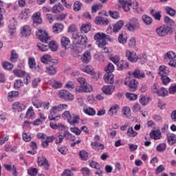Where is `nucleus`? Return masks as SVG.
<instances>
[{
	"mask_svg": "<svg viewBox=\"0 0 176 176\" xmlns=\"http://www.w3.org/2000/svg\"><path fill=\"white\" fill-rule=\"evenodd\" d=\"M142 20L143 23L146 24V25H151L152 23L153 22V19L152 18L146 14H144L142 16Z\"/></svg>",
	"mask_w": 176,
	"mask_h": 176,
	"instance_id": "37998d69",
	"label": "nucleus"
},
{
	"mask_svg": "<svg viewBox=\"0 0 176 176\" xmlns=\"http://www.w3.org/2000/svg\"><path fill=\"white\" fill-rule=\"evenodd\" d=\"M58 96L60 98H62L63 100H68V101H72V100H74V95L64 89L59 91Z\"/></svg>",
	"mask_w": 176,
	"mask_h": 176,
	"instance_id": "ddd939ff",
	"label": "nucleus"
},
{
	"mask_svg": "<svg viewBox=\"0 0 176 176\" xmlns=\"http://www.w3.org/2000/svg\"><path fill=\"white\" fill-rule=\"evenodd\" d=\"M48 46L49 49H51L52 52H56V50H57V48L58 47L57 43L54 41H50Z\"/></svg>",
	"mask_w": 176,
	"mask_h": 176,
	"instance_id": "e2e57ef3",
	"label": "nucleus"
},
{
	"mask_svg": "<svg viewBox=\"0 0 176 176\" xmlns=\"http://www.w3.org/2000/svg\"><path fill=\"white\" fill-rule=\"evenodd\" d=\"M105 83L112 85L113 83V74L106 73L103 77Z\"/></svg>",
	"mask_w": 176,
	"mask_h": 176,
	"instance_id": "2f4dec72",
	"label": "nucleus"
},
{
	"mask_svg": "<svg viewBox=\"0 0 176 176\" xmlns=\"http://www.w3.org/2000/svg\"><path fill=\"white\" fill-rule=\"evenodd\" d=\"M37 47L41 52H47V50H49V45H46L45 44H43L42 43H38L37 44Z\"/></svg>",
	"mask_w": 176,
	"mask_h": 176,
	"instance_id": "69168bd1",
	"label": "nucleus"
},
{
	"mask_svg": "<svg viewBox=\"0 0 176 176\" xmlns=\"http://www.w3.org/2000/svg\"><path fill=\"white\" fill-rule=\"evenodd\" d=\"M119 109H120V106H119V104H113L110 107L107 113L109 116H113V115L118 113Z\"/></svg>",
	"mask_w": 176,
	"mask_h": 176,
	"instance_id": "4be33fe9",
	"label": "nucleus"
},
{
	"mask_svg": "<svg viewBox=\"0 0 176 176\" xmlns=\"http://www.w3.org/2000/svg\"><path fill=\"white\" fill-rule=\"evenodd\" d=\"M125 96L130 101H135V100H137L138 98V96L137 94H135L126 93L125 94Z\"/></svg>",
	"mask_w": 176,
	"mask_h": 176,
	"instance_id": "680f3d73",
	"label": "nucleus"
},
{
	"mask_svg": "<svg viewBox=\"0 0 176 176\" xmlns=\"http://www.w3.org/2000/svg\"><path fill=\"white\" fill-rule=\"evenodd\" d=\"M31 32L32 30L30 25H25L21 28V35L25 38L30 36V35H31Z\"/></svg>",
	"mask_w": 176,
	"mask_h": 176,
	"instance_id": "dca6fc26",
	"label": "nucleus"
},
{
	"mask_svg": "<svg viewBox=\"0 0 176 176\" xmlns=\"http://www.w3.org/2000/svg\"><path fill=\"white\" fill-rule=\"evenodd\" d=\"M102 93L106 96H112L113 91H115V86L113 85H104L102 88Z\"/></svg>",
	"mask_w": 176,
	"mask_h": 176,
	"instance_id": "2eb2a0df",
	"label": "nucleus"
},
{
	"mask_svg": "<svg viewBox=\"0 0 176 176\" xmlns=\"http://www.w3.org/2000/svg\"><path fill=\"white\" fill-rule=\"evenodd\" d=\"M122 113L128 119H130L131 118V110L130 109L129 107H124L122 110Z\"/></svg>",
	"mask_w": 176,
	"mask_h": 176,
	"instance_id": "f704fd0d",
	"label": "nucleus"
},
{
	"mask_svg": "<svg viewBox=\"0 0 176 176\" xmlns=\"http://www.w3.org/2000/svg\"><path fill=\"white\" fill-rule=\"evenodd\" d=\"M119 3H120L124 12H129L130 9H131V6H132L131 1L119 0Z\"/></svg>",
	"mask_w": 176,
	"mask_h": 176,
	"instance_id": "4468645a",
	"label": "nucleus"
},
{
	"mask_svg": "<svg viewBox=\"0 0 176 176\" xmlns=\"http://www.w3.org/2000/svg\"><path fill=\"white\" fill-rule=\"evenodd\" d=\"M164 60H167L169 61H170V60H174V58H176L175 52L173 51H168L164 54Z\"/></svg>",
	"mask_w": 176,
	"mask_h": 176,
	"instance_id": "473e14b6",
	"label": "nucleus"
},
{
	"mask_svg": "<svg viewBox=\"0 0 176 176\" xmlns=\"http://www.w3.org/2000/svg\"><path fill=\"white\" fill-rule=\"evenodd\" d=\"M150 137L155 140H160L162 138V132L160 130L153 131L150 133Z\"/></svg>",
	"mask_w": 176,
	"mask_h": 176,
	"instance_id": "bb28decb",
	"label": "nucleus"
},
{
	"mask_svg": "<svg viewBox=\"0 0 176 176\" xmlns=\"http://www.w3.org/2000/svg\"><path fill=\"white\" fill-rule=\"evenodd\" d=\"M90 30H91V25L89 23L83 24L80 28L81 32L84 34H87Z\"/></svg>",
	"mask_w": 176,
	"mask_h": 176,
	"instance_id": "6e6d98bb",
	"label": "nucleus"
},
{
	"mask_svg": "<svg viewBox=\"0 0 176 176\" xmlns=\"http://www.w3.org/2000/svg\"><path fill=\"white\" fill-rule=\"evenodd\" d=\"M53 60V58L50 54H45L41 58V61L43 64H47V63H50Z\"/></svg>",
	"mask_w": 176,
	"mask_h": 176,
	"instance_id": "a18cd8bd",
	"label": "nucleus"
},
{
	"mask_svg": "<svg viewBox=\"0 0 176 176\" xmlns=\"http://www.w3.org/2000/svg\"><path fill=\"white\" fill-rule=\"evenodd\" d=\"M104 71L106 74H112V72L115 71V66H113V64L112 63H109L105 67Z\"/></svg>",
	"mask_w": 176,
	"mask_h": 176,
	"instance_id": "13d9d810",
	"label": "nucleus"
},
{
	"mask_svg": "<svg viewBox=\"0 0 176 176\" xmlns=\"http://www.w3.org/2000/svg\"><path fill=\"white\" fill-rule=\"evenodd\" d=\"M171 31V28H170L167 25H163L161 26L157 27L155 29V32L158 35V36H166V35H168V33Z\"/></svg>",
	"mask_w": 176,
	"mask_h": 176,
	"instance_id": "423d86ee",
	"label": "nucleus"
},
{
	"mask_svg": "<svg viewBox=\"0 0 176 176\" xmlns=\"http://www.w3.org/2000/svg\"><path fill=\"white\" fill-rule=\"evenodd\" d=\"M31 16V11L28 8H24L19 14V17L21 20H27Z\"/></svg>",
	"mask_w": 176,
	"mask_h": 176,
	"instance_id": "6ab92c4d",
	"label": "nucleus"
},
{
	"mask_svg": "<svg viewBox=\"0 0 176 176\" xmlns=\"http://www.w3.org/2000/svg\"><path fill=\"white\" fill-rule=\"evenodd\" d=\"M60 43L63 47H67V46H69L71 41H69L68 37L63 36L60 38Z\"/></svg>",
	"mask_w": 176,
	"mask_h": 176,
	"instance_id": "c03bdc74",
	"label": "nucleus"
},
{
	"mask_svg": "<svg viewBox=\"0 0 176 176\" xmlns=\"http://www.w3.org/2000/svg\"><path fill=\"white\" fill-rule=\"evenodd\" d=\"M19 59V54L16 52V50H12L11 51V56H10V61L12 63H16L17 60Z\"/></svg>",
	"mask_w": 176,
	"mask_h": 176,
	"instance_id": "603ef678",
	"label": "nucleus"
},
{
	"mask_svg": "<svg viewBox=\"0 0 176 176\" xmlns=\"http://www.w3.org/2000/svg\"><path fill=\"white\" fill-rule=\"evenodd\" d=\"M63 137L67 141H72V142L75 141V138H76L75 135H72V133H69L67 131H65L63 132Z\"/></svg>",
	"mask_w": 176,
	"mask_h": 176,
	"instance_id": "ea45409f",
	"label": "nucleus"
},
{
	"mask_svg": "<svg viewBox=\"0 0 176 176\" xmlns=\"http://www.w3.org/2000/svg\"><path fill=\"white\" fill-rule=\"evenodd\" d=\"M109 60L114 64L118 65V63L120 61V57H119L118 55H111L109 56Z\"/></svg>",
	"mask_w": 176,
	"mask_h": 176,
	"instance_id": "0e129e2a",
	"label": "nucleus"
},
{
	"mask_svg": "<svg viewBox=\"0 0 176 176\" xmlns=\"http://www.w3.org/2000/svg\"><path fill=\"white\" fill-rule=\"evenodd\" d=\"M151 14L153 16V17H154L155 20L160 21V19H162V14H160V12H156L155 10H152L151 11Z\"/></svg>",
	"mask_w": 176,
	"mask_h": 176,
	"instance_id": "4d7b16f0",
	"label": "nucleus"
},
{
	"mask_svg": "<svg viewBox=\"0 0 176 176\" xmlns=\"http://www.w3.org/2000/svg\"><path fill=\"white\" fill-rule=\"evenodd\" d=\"M91 91H93V87L87 83L76 87V93H91Z\"/></svg>",
	"mask_w": 176,
	"mask_h": 176,
	"instance_id": "9d476101",
	"label": "nucleus"
},
{
	"mask_svg": "<svg viewBox=\"0 0 176 176\" xmlns=\"http://www.w3.org/2000/svg\"><path fill=\"white\" fill-rule=\"evenodd\" d=\"M64 30V25L60 23H55L52 28V32L54 34H59Z\"/></svg>",
	"mask_w": 176,
	"mask_h": 176,
	"instance_id": "393cba45",
	"label": "nucleus"
},
{
	"mask_svg": "<svg viewBox=\"0 0 176 176\" xmlns=\"http://www.w3.org/2000/svg\"><path fill=\"white\" fill-rule=\"evenodd\" d=\"M138 60H140L141 64H145L148 61V56L144 53L140 54L138 56Z\"/></svg>",
	"mask_w": 176,
	"mask_h": 176,
	"instance_id": "5fc2aeb1",
	"label": "nucleus"
},
{
	"mask_svg": "<svg viewBox=\"0 0 176 176\" xmlns=\"http://www.w3.org/2000/svg\"><path fill=\"white\" fill-rule=\"evenodd\" d=\"M68 108V105L67 104H60L57 106H54L50 109V115L48 118L50 120H57L58 118H60V116H56L58 112H62V111H65Z\"/></svg>",
	"mask_w": 176,
	"mask_h": 176,
	"instance_id": "f257e3e1",
	"label": "nucleus"
},
{
	"mask_svg": "<svg viewBox=\"0 0 176 176\" xmlns=\"http://www.w3.org/2000/svg\"><path fill=\"white\" fill-rule=\"evenodd\" d=\"M72 38L77 41L78 45H86L87 43V37L86 35H79L78 33H74Z\"/></svg>",
	"mask_w": 176,
	"mask_h": 176,
	"instance_id": "9b49d317",
	"label": "nucleus"
},
{
	"mask_svg": "<svg viewBox=\"0 0 176 176\" xmlns=\"http://www.w3.org/2000/svg\"><path fill=\"white\" fill-rule=\"evenodd\" d=\"M82 111L89 116H94V115H96V110L91 107H87V106L83 107Z\"/></svg>",
	"mask_w": 176,
	"mask_h": 176,
	"instance_id": "c756f323",
	"label": "nucleus"
},
{
	"mask_svg": "<svg viewBox=\"0 0 176 176\" xmlns=\"http://www.w3.org/2000/svg\"><path fill=\"white\" fill-rule=\"evenodd\" d=\"M168 74H170V70L168 69V67L164 65H161L159 67L158 74L160 76H167Z\"/></svg>",
	"mask_w": 176,
	"mask_h": 176,
	"instance_id": "412c9836",
	"label": "nucleus"
},
{
	"mask_svg": "<svg viewBox=\"0 0 176 176\" xmlns=\"http://www.w3.org/2000/svg\"><path fill=\"white\" fill-rule=\"evenodd\" d=\"M95 23L98 25H108L109 21L107 18L98 16L95 19Z\"/></svg>",
	"mask_w": 176,
	"mask_h": 176,
	"instance_id": "a211bd4d",
	"label": "nucleus"
},
{
	"mask_svg": "<svg viewBox=\"0 0 176 176\" xmlns=\"http://www.w3.org/2000/svg\"><path fill=\"white\" fill-rule=\"evenodd\" d=\"M45 72L48 74V75H56V74H57V68L54 64L50 65L46 67Z\"/></svg>",
	"mask_w": 176,
	"mask_h": 176,
	"instance_id": "5701e85b",
	"label": "nucleus"
},
{
	"mask_svg": "<svg viewBox=\"0 0 176 176\" xmlns=\"http://www.w3.org/2000/svg\"><path fill=\"white\" fill-rule=\"evenodd\" d=\"M13 72L15 76H17L18 78H24L23 82L25 85H28V83H30L31 77L25 73V72L20 69H14Z\"/></svg>",
	"mask_w": 176,
	"mask_h": 176,
	"instance_id": "0eeeda50",
	"label": "nucleus"
},
{
	"mask_svg": "<svg viewBox=\"0 0 176 176\" xmlns=\"http://www.w3.org/2000/svg\"><path fill=\"white\" fill-rule=\"evenodd\" d=\"M125 86H128L131 91H135L138 87V81L131 77H126L124 81Z\"/></svg>",
	"mask_w": 176,
	"mask_h": 176,
	"instance_id": "39448f33",
	"label": "nucleus"
},
{
	"mask_svg": "<svg viewBox=\"0 0 176 176\" xmlns=\"http://www.w3.org/2000/svg\"><path fill=\"white\" fill-rule=\"evenodd\" d=\"M36 35L38 39H39V41L41 42L47 43V41L50 40V36H49L47 32L43 30H38L37 32H36Z\"/></svg>",
	"mask_w": 176,
	"mask_h": 176,
	"instance_id": "6e6552de",
	"label": "nucleus"
},
{
	"mask_svg": "<svg viewBox=\"0 0 176 176\" xmlns=\"http://www.w3.org/2000/svg\"><path fill=\"white\" fill-rule=\"evenodd\" d=\"M1 65L4 69H7V71H10V69H13V64L8 62L3 61L1 63Z\"/></svg>",
	"mask_w": 176,
	"mask_h": 176,
	"instance_id": "864d4df0",
	"label": "nucleus"
},
{
	"mask_svg": "<svg viewBox=\"0 0 176 176\" xmlns=\"http://www.w3.org/2000/svg\"><path fill=\"white\" fill-rule=\"evenodd\" d=\"M28 173L29 174V175L36 176L38 174V168H30L28 170Z\"/></svg>",
	"mask_w": 176,
	"mask_h": 176,
	"instance_id": "774afa93",
	"label": "nucleus"
},
{
	"mask_svg": "<svg viewBox=\"0 0 176 176\" xmlns=\"http://www.w3.org/2000/svg\"><path fill=\"white\" fill-rule=\"evenodd\" d=\"M167 149V144L166 143H160L156 146L157 152H164Z\"/></svg>",
	"mask_w": 176,
	"mask_h": 176,
	"instance_id": "3c124183",
	"label": "nucleus"
},
{
	"mask_svg": "<svg viewBox=\"0 0 176 176\" xmlns=\"http://www.w3.org/2000/svg\"><path fill=\"white\" fill-rule=\"evenodd\" d=\"M30 106V103L27 101L23 102H15L12 104V108L13 112H23L25 111Z\"/></svg>",
	"mask_w": 176,
	"mask_h": 176,
	"instance_id": "20e7f679",
	"label": "nucleus"
},
{
	"mask_svg": "<svg viewBox=\"0 0 176 176\" xmlns=\"http://www.w3.org/2000/svg\"><path fill=\"white\" fill-rule=\"evenodd\" d=\"M50 126L54 130H64V129H65V126L61 124H54L53 122H51L50 124Z\"/></svg>",
	"mask_w": 176,
	"mask_h": 176,
	"instance_id": "de8ad7c7",
	"label": "nucleus"
},
{
	"mask_svg": "<svg viewBox=\"0 0 176 176\" xmlns=\"http://www.w3.org/2000/svg\"><path fill=\"white\" fill-rule=\"evenodd\" d=\"M156 94L159 97H167L168 96V91L164 87H161L158 89Z\"/></svg>",
	"mask_w": 176,
	"mask_h": 176,
	"instance_id": "79ce46f5",
	"label": "nucleus"
},
{
	"mask_svg": "<svg viewBox=\"0 0 176 176\" xmlns=\"http://www.w3.org/2000/svg\"><path fill=\"white\" fill-rule=\"evenodd\" d=\"M126 57L131 63H137L138 61V56L134 51L126 50Z\"/></svg>",
	"mask_w": 176,
	"mask_h": 176,
	"instance_id": "f8f14e48",
	"label": "nucleus"
},
{
	"mask_svg": "<svg viewBox=\"0 0 176 176\" xmlns=\"http://www.w3.org/2000/svg\"><path fill=\"white\" fill-rule=\"evenodd\" d=\"M64 10V6L61 3L56 4L52 8V13H60Z\"/></svg>",
	"mask_w": 176,
	"mask_h": 176,
	"instance_id": "a19ab883",
	"label": "nucleus"
},
{
	"mask_svg": "<svg viewBox=\"0 0 176 176\" xmlns=\"http://www.w3.org/2000/svg\"><path fill=\"white\" fill-rule=\"evenodd\" d=\"M79 156L81 160H87L89 159V153L83 150L80 151Z\"/></svg>",
	"mask_w": 176,
	"mask_h": 176,
	"instance_id": "338daca9",
	"label": "nucleus"
},
{
	"mask_svg": "<svg viewBox=\"0 0 176 176\" xmlns=\"http://www.w3.org/2000/svg\"><path fill=\"white\" fill-rule=\"evenodd\" d=\"M94 38L96 41L98 47H104L107 45V41H111L109 36L103 32H97Z\"/></svg>",
	"mask_w": 176,
	"mask_h": 176,
	"instance_id": "f03ea898",
	"label": "nucleus"
},
{
	"mask_svg": "<svg viewBox=\"0 0 176 176\" xmlns=\"http://www.w3.org/2000/svg\"><path fill=\"white\" fill-rule=\"evenodd\" d=\"M25 118H27V119H32V118H35V111L32 107H30L28 109L25 113Z\"/></svg>",
	"mask_w": 176,
	"mask_h": 176,
	"instance_id": "58836bf2",
	"label": "nucleus"
},
{
	"mask_svg": "<svg viewBox=\"0 0 176 176\" xmlns=\"http://www.w3.org/2000/svg\"><path fill=\"white\" fill-rule=\"evenodd\" d=\"M79 120H80L79 116H77L76 114H71L67 122L69 124H78Z\"/></svg>",
	"mask_w": 176,
	"mask_h": 176,
	"instance_id": "aec40b11",
	"label": "nucleus"
},
{
	"mask_svg": "<svg viewBox=\"0 0 176 176\" xmlns=\"http://www.w3.org/2000/svg\"><path fill=\"white\" fill-rule=\"evenodd\" d=\"M133 77L137 78L138 79H144L145 78V73L140 70L139 68H136L132 73Z\"/></svg>",
	"mask_w": 176,
	"mask_h": 176,
	"instance_id": "b1692460",
	"label": "nucleus"
},
{
	"mask_svg": "<svg viewBox=\"0 0 176 176\" xmlns=\"http://www.w3.org/2000/svg\"><path fill=\"white\" fill-rule=\"evenodd\" d=\"M81 60L82 63L87 64L90 62V60H91V53L89 51H86L81 57Z\"/></svg>",
	"mask_w": 176,
	"mask_h": 176,
	"instance_id": "cd10ccee",
	"label": "nucleus"
},
{
	"mask_svg": "<svg viewBox=\"0 0 176 176\" xmlns=\"http://www.w3.org/2000/svg\"><path fill=\"white\" fill-rule=\"evenodd\" d=\"M28 65L31 69H36V71H39V66L37 67V69L35 68L36 67V62L35 61V58L30 57L28 58Z\"/></svg>",
	"mask_w": 176,
	"mask_h": 176,
	"instance_id": "c85d7f7f",
	"label": "nucleus"
},
{
	"mask_svg": "<svg viewBox=\"0 0 176 176\" xmlns=\"http://www.w3.org/2000/svg\"><path fill=\"white\" fill-rule=\"evenodd\" d=\"M91 146L93 149H95V151H102V149H104V144L100 142V135H95L94 142L91 143Z\"/></svg>",
	"mask_w": 176,
	"mask_h": 176,
	"instance_id": "1a4fd4ad",
	"label": "nucleus"
},
{
	"mask_svg": "<svg viewBox=\"0 0 176 176\" xmlns=\"http://www.w3.org/2000/svg\"><path fill=\"white\" fill-rule=\"evenodd\" d=\"M126 135L129 137V138H135V137L138 135V133L134 131L133 126H131L127 129Z\"/></svg>",
	"mask_w": 176,
	"mask_h": 176,
	"instance_id": "c9c22d12",
	"label": "nucleus"
},
{
	"mask_svg": "<svg viewBox=\"0 0 176 176\" xmlns=\"http://www.w3.org/2000/svg\"><path fill=\"white\" fill-rule=\"evenodd\" d=\"M33 23L34 24H42V18H41V12H36L32 16Z\"/></svg>",
	"mask_w": 176,
	"mask_h": 176,
	"instance_id": "72a5a7b5",
	"label": "nucleus"
},
{
	"mask_svg": "<svg viewBox=\"0 0 176 176\" xmlns=\"http://www.w3.org/2000/svg\"><path fill=\"white\" fill-rule=\"evenodd\" d=\"M80 68L82 72H86L89 75H94V69H93V67L90 65H87V66H82Z\"/></svg>",
	"mask_w": 176,
	"mask_h": 176,
	"instance_id": "e433bc0d",
	"label": "nucleus"
},
{
	"mask_svg": "<svg viewBox=\"0 0 176 176\" xmlns=\"http://www.w3.org/2000/svg\"><path fill=\"white\" fill-rule=\"evenodd\" d=\"M55 140V144L58 145V144H61L63 141L64 140V135H63L61 133H58L55 135V137H54Z\"/></svg>",
	"mask_w": 176,
	"mask_h": 176,
	"instance_id": "49530a36",
	"label": "nucleus"
},
{
	"mask_svg": "<svg viewBox=\"0 0 176 176\" xmlns=\"http://www.w3.org/2000/svg\"><path fill=\"white\" fill-rule=\"evenodd\" d=\"M37 163L41 167H44L45 170H49V162L45 157H38Z\"/></svg>",
	"mask_w": 176,
	"mask_h": 176,
	"instance_id": "f3484780",
	"label": "nucleus"
},
{
	"mask_svg": "<svg viewBox=\"0 0 176 176\" xmlns=\"http://www.w3.org/2000/svg\"><path fill=\"white\" fill-rule=\"evenodd\" d=\"M38 137H39V138H41L42 140H45V141H47L48 142V144L50 142H53V140H54V136L47 137V136H46V135H45L43 133H39Z\"/></svg>",
	"mask_w": 176,
	"mask_h": 176,
	"instance_id": "8fccbe9b",
	"label": "nucleus"
},
{
	"mask_svg": "<svg viewBox=\"0 0 176 176\" xmlns=\"http://www.w3.org/2000/svg\"><path fill=\"white\" fill-rule=\"evenodd\" d=\"M22 138L25 142H30L32 139V137L31 136V133L23 132L22 134Z\"/></svg>",
	"mask_w": 176,
	"mask_h": 176,
	"instance_id": "052dcab7",
	"label": "nucleus"
},
{
	"mask_svg": "<svg viewBox=\"0 0 176 176\" xmlns=\"http://www.w3.org/2000/svg\"><path fill=\"white\" fill-rule=\"evenodd\" d=\"M19 91H12L8 94V101H13V98H16L18 97Z\"/></svg>",
	"mask_w": 176,
	"mask_h": 176,
	"instance_id": "09e8293b",
	"label": "nucleus"
},
{
	"mask_svg": "<svg viewBox=\"0 0 176 176\" xmlns=\"http://www.w3.org/2000/svg\"><path fill=\"white\" fill-rule=\"evenodd\" d=\"M124 25V21L120 20L113 25V32H118L122 30V27Z\"/></svg>",
	"mask_w": 176,
	"mask_h": 176,
	"instance_id": "a878e982",
	"label": "nucleus"
},
{
	"mask_svg": "<svg viewBox=\"0 0 176 176\" xmlns=\"http://www.w3.org/2000/svg\"><path fill=\"white\" fill-rule=\"evenodd\" d=\"M4 168H6L7 171H12L14 174L17 173V169L14 165L4 164Z\"/></svg>",
	"mask_w": 176,
	"mask_h": 176,
	"instance_id": "bf43d9fd",
	"label": "nucleus"
},
{
	"mask_svg": "<svg viewBox=\"0 0 176 176\" xmlns=\"http://www.w3.org/2000/svg\"><path fill=\"white\" fill-rule=\"evenodd\" d=\"M125 27L130 32H134V31H138L140 30L141 24H140V21L137 18L133 17L129 19Z\"/></svg>",
	"mask_w": 176,
	"mask_h": 176,
	"instance_id": "7ed1b4c3",
	"label": "nucleus"
},
{
	"mask_svg": "<svg viewBox=\"0 0 176 176\" xmlns=\"http://www.w3.org/2000/svg\"><path fill=\"white\" fill-rule=\"evenodd\" d=\"M117 66L120 71H123V69L129 68V63L126 60H121L117 64Z\"/></svg>",
	"mask_w": 176,
	"mask_h": 176,
	"instance_id": "4c0bfd02",
	"label": "nucleus"
},
{
	"mask_svg": "<svg viewBox=\"0 0 176 176\" xmlns=\"http://www.w3.org/2000/svg\"><path fill=\"white\" fill-rule=\"evenodd\" d=\"M166 137H167V141L169 145H174V144H175L176 138L175 134L171 133H168L166 134Z\"/></svg>",
	"mask_w": 176,
	"mask_h": 176,
	"instance_id": "7c9ffc66",
	"label": "nucleus"
}]
</instances>
